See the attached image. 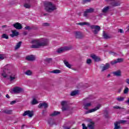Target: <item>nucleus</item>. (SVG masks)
<instances>
[{"label":"nucleus","instance_id":"bb28decb","mask_svg":"<svg viewBox=\"0 0 129 129\" xmlns=\"http://www.w3.org/2000/svg\"><path fill=\"white\" fill-rule=\"evenodd\" d=\"M116 100L117 101H123L124 100V97H121V96H119L116 98Z\"/></svg>","mask_w":129,"mask_h":129},{"label":"nucleus","instance_id":"dca6fc26","mask_svg":"<svg viewBox=\"0 0 129 129\" xmlns=\"http://www.w3.org/2000/svg\"><path fill=\"white\" fill-rule=\"evenodd\" d=\"M123 61V59L122 58H118L115 60L112 61L111 62V64L112 65H114V64H116V63H120Z\"/></svg>","mask_w":129,"mask_h":129},{"label":"nucleus","instance_id":"37998d69","mask_svg":"<svg viewBox=\"0 0 129 129\" xmlns=\"http://www.w3.org/2000/svg\"><path fill=\"white\" fill-rule=\"evenodd\" d=\"M46 62L50 63V62H51L52 61V58H46Z\"/></svg>","mask_w":129,"mask_h":129},{"label":"nucleus","instance_id":"603ef678","mask_svg":"<svg viewBox=\"0 0 129 129\" xmlns=\"http://www.w3.org/2000/svg\"><path fill=\"white\" fill-rule=\"evenodd\" d=\"M43 26H49V24L47 23H43Z\"/></svg>","mask_w":129,"mask_h":129},{"label":"nucleus","instance_id":"1a4fd4ad","mask_svg":"<svg viewBox=\"0 0 129 129\" xmlns=\"http://www.w3.org/2000/svg\"><path fill=\"white\" fill-rule=\"evenodd\" d=\"M93 12H94V9L92 8L87 9L84 12V16L88 17V14H90V13H93Z\"/></svg>","mask_w":129,"mask_h":129},{"label":"nucleus","instance_id":"20e7f679","mask_svg":"<svg viewBox=\"0 0 129 129\" xmlns=\"http://www.w3.org/2000/svg\"><path fill=\"white\" fill-rule=\"evenodd\" d=\"M90 29L95 35L98 34L99 31H100V26L98 25H91L90 26Z\"/></svg>","mask_w":129,"mask_h":129},{"label":"nucleus","instance_id":"6ab92c4d","mask_svg":"<svg viewBox=\"0 0 129 129\" xmlns=\"http://www.w3.org/2000/svg\"><path fill=\"white\" fill-rule=\"evenodd\" d=\"M91 57L96 62H98L100 61V58L94 54H92L91 55Z\"/></svg>","mask_w":129,"mask_h":129},{"label":"nucleus","instance_id":"393cba45","mask_svg":"<svg viewBox=\"0 0 129 129\" xmlns=\"http://www.w3.org/2000/svg\"><path fill=\"white\" fill-rule=\"evenodd\" d=\"M108 10H109V7L107 6L106 7H104L102 10V12L103 13V14H105L108 12Z\"/></svg>","mask_w":129,"mask_h":129},{"label":"nucleus","instance_id":"7c9ffc66","mask_svg":"<svg viewBox=\"0 0 129 129\" xmlns=\"http://www.w3.org/2000/svg\"><path fill=\"white\" fill-rule=\"evenodd\" d=\"M58 114H60V112L59 111H54L51 114V116H56V115H58Z\"/></svg>","mask_w":129,"mask_h":129},{"label":"nucleus","instance_id":"f03ea898","mask_svg":"<svg viewBox=\"0 0 129 129\" xmlns=\"http://www.w3.org/2000/svg\"><path fill=\"white\" fill-rule=\"evenodd\" d=\"M31 48L33 49H38L41 47L47 46L49 44V39L46 38H42L41 39H33L31 41Z\"/></svg>","mask_w":129,"mask_h":129},{"label":"nucleus","instance_id":"49530a36","mask_svg":"<svg viewBox=\"0 0 129 129\" xmlns=\"http://www.w3.org/2000/svg\"><path fill=\"white\" fill-rule=\"evenodd\" d=\"M83 3H89V2H91V0H83Z\"/></svg>","mask_w":129,"mask_h":129},{"label":"nucleus","instance_id":"680f3d73","mask_svg":"<svg viewBox=\"0 0 129 129\" xmlns=\"http://www.w3.org/2000/svg\"><path fill=\"white\" fill-rule=\"evenodd\" d=\"M110 77V74H108L107 76V77L108 78V77Z\"/></svg>","mask_w":129,"mask_h":129},{"label":"nucleus","instance_id":"6e6d98bb","mask_svg":"<svg viewBox=\"0 0 129 129\" xmlns=\"http://www.w3.org/2000/svg\"><path fill=\"white\" fill-rule=\"evenodd\" d=\"M109 54H110L111 55H114V52H112V51H110V52H109Z\"/></svg>","mask_w":129,"mask_h":129},{"label":"nucleus","instance_id":"6e6552de","mask_svg":"<svg viewBox=\"0 0 129 129\" xmlns=\"http://www.w3.org/2000/svg\"><path fill=\"white\" fill-rule=\"evenodd\" d=\"M74 34L77 39H82L83 38V34L80 31H75Z\"/></svg>","mask_w":129,"mask_h":129},{"label":"nucleus","instance_id":"412c9836","mask_svg":"<svg viewBox=\"0 0 129 129\" xmlns=\"http://www.w3.org/2000/svg\"><path fill=\"white\" fill-rule=\"evenodd\" d=\"M26 60L28 61H34L35 60V56L34 55H29L26 57Z\"/></svg>","mask_w":129,"mask_h":129},{"label":"nucleus","instance_id":"9d476101","mask_svg":"<svg viewBox=\"0 0 129 129\" xmlns=\"http://www.w3.org/2000/svg\"><path fill=\"white\" fill-rule=\"evenodd\" d=\"M100 108V106H97L94 108L89 110L88 111L86 112V114H88V113H91V112H94V111H96V110H98Z\"/></svg>","mask_w":129,"mask_h":129},{"label":"nucleus","instance_id":"473e14b6","mask_svg":"<svg viewBox=\"0 0 129 129\" xmlns=\"http://www.w3.org/2000/svg\"><path fill=\"white\" fill-rule=\"evenodd\" d=\"M77 94H78V91H74L71 92V96H74L75 95H76Z\"/></svg>","mask_w":129,"mask_h":129},{"label":"nucleus","instance_id":"5fc2aeb1","mask_svg":"<svg viewBox=\"0 0 129 129\" xmlns=\"http://www.w3.org/2000/svg\"><path fill=\"white\" fill-rule=\"evenodd\" d=\"M121 90H122V89H119L118 90V93H120V92H121Z\"/></svg>","mask_w":129,"mask_h":129},{"label":"nucleus","instance_id":"a878e982","mask_svg":"<svg viewBox=\"0 0 129 129\" xmlns=\"http://www.w3.org/2000/svg\"><path fill=\"white\" fill-rule=\"evenodd\" d=\"M118 122H119V123L120 124H125V123H128V122L127 120H120Z\"/></svg>","mask_w":129,"mask_h":129},{"label":"nucleus","instance_id":"f257e3e1","mask_svg":"<svg viewBox=\"0 0 129 129\" xmlns=\"http://www.w3.org/2000/svg\"><path fill=\"white\" fill-rule=\"evenodd\" d=\"M11 67V65L8 64L4 67L2 72H1V75L4 78L9 79L11 82L14 81L15 79L17 78L16 74L11 72L9 68Z\"/></svg>","mask_w":129,"mask_h":129},{"label":"nucleus","instance_id":"cd10ccee","mask_svg":"<svg viewBox=\"0 0 129 129\" xmlns=\"http://www.w3.org/2000/svg\"><path fill=\"white\" fill-rule=\"evenodd\" d=\"M31 104L33 105H35V104H37L38 103V101L36 98H34L32 100V101L31 102Z\"/></svg>","mask_w":129,"mask_h":129},{"label":"nucleus","instance_id":"7ed1b4c3","mask_svg":"<svg viewBox=\"0 0 129 129\" xmlns=\"http://www.w3.org/2000/svg\"><path fill=\"white\" fill-rule=\"evenodd\" d=\"M45 10L47 12L51 13V12L57 10V6L52 4L51 2H48L45 6Z\"/></svg>","mask_w":129,"mask_h":129},{"label":"nucleus","instance_id":"8fccbe9b","mask_svg":"<svg viewBox=\"0 0 129 129\" xmlns=\"http://www.w3.org/2000/svg\"><path fill=\"white\" fill-rule=\"evenodd\" d=\"M3 29H5L6 28V29H8V26L7 25H3L2 26Z\"/></svg>","mask_w":129,"mask_h":129},{"label":"nucleus","instance_id":"c756f323","mask_svg":"<svg viewBox=\"0 0 129 129\" xmlns=\"http://www.w3.org/2000/svg\"><path fill=\"white\" fill-rule=\"evenodd\" d=\"M64 64L66 65V66L67 67H68V68H71V64H69V62H68V61L64 60L63 61Z\"/></svg>","mask_w":129,"mask_h":129},{"label":"nucleus","instance_id":"052dcab7","mask_svg":"<svg viewBox=\"0 0 129 129\" xmlns=\"http://www.w3.org/2000/svg\"><path fill=\"white\" fill-rule=\"evenodd\" d=\"M44 113H45V110H43L42 112V114L44 115Z\"/></svg>","mask_w":129,"mask_h":129},{"label":"nucleus","instance_id":"aec40b11","mask_svg":"<svg viewBox=\"0 0 129 129\" xmlns=\"http://www.w3.org/2000/svg\"><path fill=\"white\" fill-rule=\"evenodd\" d=\"M77 25H79V26H90V23L88 22H80L77 23Z\"/></svg>","mask_w":129,"mask_h":129},{"label":"nucleus","instance_id":"4be33fe9","mask_svg":"<svg viewBox=\"0 0 129 129\" xmlns=\"http://www.w3.org/2000/svg\"><path fill=\"white\" fill-rule=\"evenodd\" d=\"M113 75H114V76H121V72H120V71H117L116 72H114L113 73Z\"/></svg>","mask_w":129,"mask_h":129},{"label":"nucleus","instance_id":"de8ad7c7","mask_svg":"<svg viewBox=\"0 0 129 129\" xmlns=\"http://www.w3.org/2000/svg\"><path fill=\"white\" fill-rule=\"evenodd\" d=\"M113 108H115L116 109H120V107L118 106H115L113 107Z\"/></svg>","mask_w":129,"mask_h":129},{"label":"nucleus","instance_id":"5701e85b","mask_svg":"<svg viewBox=\"0 0 129 129\" xmlns=\"http://www.w3.org/2000/svg\"><path fill=\"white\" fill-rule=\"evenodd\" d=\"M119 123L118 121L115 122L114 123V129H120V126L119 125Z\"/></svg>","mask_w":129,"mask_h":129},{"label":"nucleus","instance_id":"ddd939ff","mask_svg":"<svg viewBox=\"0 0 129 129\" xmlns=\"http://www.w3.org/2000/svg\"><path fill=\"white\" fill-rule=\"evenodd\" d=\"M13 27L17 29V30H22V25L20 23H16L15 24H13Z\"/></svg>","mask_w":129,"mask_h":129},{"label":"nucleus","instance_id":"4c0bfd02","mask_svg":"<svg viewBox=\"0 0 129 129\" xmlns=\"http://www.w3.org/2000/svg\"><path fill=\"white\" fill-rule=\"evenodd\" d=\"M25 74H26V75H28V76L32 75V71H30V70L27 71L25 72Z\"/></svg>","mask_w":129,"mask_h":129},{"label":"nucleus","instance_id":"e2e57ef3","mask_svg":"<svg viewBox=\"0 0 129 129\" xmlns=\"http://www.w3.org/2000/svg\"><path fill=\"white\" fill-rule=\"evenodd\" d=\"M24 34H25V35H26L27 33H26V32H24Z\"/></svg>","mask_w":129,"mask_h":129},{"label":"nucleus","instance_id":"4d7b16f0","mask_svg":"<svg viewBox=\"0 0 129 129\" xmlns=\"http://www.w3.org/2000/svg\"><path fill=\"white\" fill-rule=\"evenodd\" d=\"M105 117H106V118H108V114L105 115Z\"/></svg>","mask_w":129,"mask_h":129},{"label":"nucleus","instance_id":"13d9d810","mask_svg":"<svg viewBox=\"0 0 129 129\" xmlns=\"http://www.w3.org/2000/svg\"><path fill=\"white\" fill-rule=\"evenodd\" d=\"M6 96L7 98H10V96L9 95V94H7Z\"/></svg>","mask_w":129,"mask_h":129},{"label":"nucleus","instance_id":"39448f33","mask_svg":"<svg viewBox=\"0 0 129 129\" xmlns=\"http://www.w3.org/2000/svg\"><path fill=\"white\" fill-rule=\"evenodd\" d=\"M85 102L84 103V109H86V110H88L89 109V107L93 104V102L88 101V99H86L84 100Z\"/></svg>","mask_w":129,"mask_h":129},{"label":"nucleus","instance_id":"a19ab883","mask_svg":"<svg viewBox=\"0 0 129 129\" xmlns=\"http://www.w3.org/2000/svg\"><path fill=\"white\" fill-rule=\"evenodd\" d=\"M128 92V88H125L124 90V94H126Z\"/></svg>","mask_w":129,"mask_h":129},{"label":"nucleus","instance_id":"f3484780","mask_svg":"<svg viewBox=\"0 0 129 129\" xmlns=\"http://www.w3.org/2000/svg\"><path fill=\"white\" fill-rule=\"evenodd\" d=\"M38 107L39 108H43V107H44V108H47V107H48V104L45 102L41 103L39 104Z\"/></svg>","mask_w":129,"mask_h":129},{"label":"nucleus","instance_id":"c9c22d12","mask_svg":"<svg viewBox=\"0 0 129 129\" xmlns=\"http://www.w3.org/2000/svg\"><path fill=\"white\" fill-rule=\"evenodd\" d=\"M60 72H61L60 70H53L52 72H51V73H54V74H57L58 73H60Z\"/></svg>","mask_w":129,"mask_h":129},{"label":"nucleus","instance_id":"a211bd4d","mask_svg":"<svg viewBox=\"0 0 129 129\" xmlns=\"http://www.w3.org/2000/svg\"><path fill=\"white\" fill-rule=\"evenodd\" d=\"M12 34L10 35L11 37L14 38V37H16L17 36H19V32L17 31V30H12Z\"/></svg>","mask_w":129,"mask_h":129},{"label":"nucleus","instance_id":"2eb2a0df","mask_svg":"<svg viewBox=\"0 0 129 129\" xmlns=\"http://www.w3.org/2000/svg\"><path fill=\"white\" fill-rule=\"evenodd\" d=\"M67 104V101H62L61 103V105H62V110L63 111H65V110H68V109L65 106Z\"/></svg>","mask_w":129,"mask_h":129},{"label":"nucleus","instance_id":"58836bf2","mask_svg":"<svg viewBox=\"0 0 129 129\" xmlns=\"http://www.w3.org/2000/svg\"><path fill=\"white\" fill-rule=\"evenodd\" d=\"M2 38L3 39H9V36H8V35H7L6 34H3L2 35Z\"/></svg>","mask_w":129,"mask_h":129},{"label":"nucleus","instance_id":"c03bdc74","mask_svg":"<svg viewBox=\"0 0 129 129\" xmlns=\"http://www.w3.org/2000/svg\"><path fill=\"white\" fill-rule=\"evenodd\" d=\"M16 102H17V101H11V102H10V104L11 105H13V104H15V103H16Z\"/></svg>","mask_w":129,"mask_h":129},{"label":"nucleus","instance_id":"a18cd8bd","mask_svg":"<svg viewBox=\"0 0 129 129\" xmlns=\"http://www.w3.org/2000/svg\"><path fill=\"white\" fill-rule=\"evenodd\" d=\"M83 129H87V127L85 126V124L83 123L82 124Z\"/></svg>","mask_w":129,"mask_h":129},{"label":"nucleus","instance_id":"72a5a7b5","mask_svg":"<svg viewBox=\"0 0 129 129\" xmlns=\"http://www.w3.org/2000/svg\"><path fill=\"white\" fill-rule=\"evenodd\" d=\"M13 111L12 110H5L4 111L5 113H7V114H11Z\"/></svg>","mask_w":129,"mask_h":129},{"label":"nucleus","instance_id":"f704fd0d","mask_svg":"<svg viewBox=\"0 0 129 129\" xmlns=\"http://www.w3.org/2000/svg\"><path fill=\"white\" fill-rule=\"evenodd\" d=\"M103 36L104 39H109V36H108V35L106 33H104L103 34Z\"/></svg>","mask_w":129,"mask_h":129},{"label":"nucleus","instance_id":"79ce46f5","mask_svg":"<svg viewBox=\"0 0 129 129\" xmlns=\"http://www.w3.org/2000/svg\"><path fill=\"white\" fill-rule=\"evenodd\" d=\"M5 59V56L3 54H0V61H2V60H4Z\"/></svg>","mask_w":129,"mask_h":129},{"label":"nucleus","instance_id":"0e129e2a","mask_svg":"<svg viewBox=\"0 0 129 129\" xmlns=\"http://www.w3.org/2000/svg\"><path fill=\"white\" fill-rule=\"evenodd\" d=\"M128 30H129V26H128Z\"/></svg>","mask_w":129,"mask_h":129},{"label":"nucleus","instance_id":"423d86ee","mask_svg":"<svg viewBox=\"0 0 129 129\" xmlns=\"http://www.w3.org/2000/svg\"><path fill=\"white\" fill-rule=\"evenodd\" d=\"M108 4H110L112 7H118L120 5L119 2H115L114 0H105Z\"/></svg>","mask_w":129,"mask_h":129},{"label":"nucleus","instance_id":"0eeeda50","mask_svg":"<svg viewBox=\"0 0 129 129\" xmlns=\"http://www.w3.org/2000/svg\"><path fill=\"white\" fill-rule=\"evenodd\" d=\"M26 115H28L29 117H32L33 115H34V112L33 111L27 110L24 112L23 114V116H26Z\"/></svg>","mask_w":129,"mask_h":129},{"label":"nucleus","instance_id":"c85d7f7f","mask_svg":"<svg viewBox=\"0 0 129 129\" xmlns=\"http://www.w3.org/2000/svg\"><path fill=\"white\" fill-rule=\"evenodd\" d=\"M21 45H22V42L20 41L19 43L17 44V45L15 46V50H18L21 47Z\"/></svg>","mask_w":129,"mask_h":129},{"label":"nucleus","instance_id":"864d4df0","mask_svg":"<svg viewBox=\"0 0 129 129\" xmlns=\"http://www.w3.org/2000/svg\"><path fill=\"white\" fill-rule=\"evenodd\" d=\"M118 32L119 33H123V30L122 29H119Z\"/></svg>","mask_w":129,"mask_h":129},{"label":"nucleus","instance_id":"b1692460","mask_svg":"<svg viewBox=\"0 0 129 129\" xmlns=\"http://www.w3.org/2000/svg\"><path fill=\"white\" fill-rule=\"evenodd\" d=\"M88 127L89 129H94V122H90L88 124Z\"/></svg>","mask_w":129,"mask_h":129},{"label":"nucleus","instance_id":"09e8293b","mask_svg":"<svg viewBox=\"0 0 129 129\" xmlns=\"http://www.w3.org/2000/svg\"><path fill=\"white\" fill-rule=\"evenodd\" d=\"M125 82H126V84H128V85H129V79H126L125 80Z\"/></svg>","mask_w":129,"mask_h":129},{"label":"nucleus","instance_id":"4468645a","mask_svg":"<svg viewBox=\"0 0 129 129\" xmlns=\"http://www.w3.org/2000/svg\"><path fill=\"white\" fill-rule=\"evenodd\" d=\"M67 50H69V48L67 46H65L64 47L58 48L57 50V53H62V52H64V51H66Z\"/></svg>","mask_w":129,"mask_h":129},{"label":"nucleus","instance_id":"2f4dec72","mask_svg":"<svg viewBox=\"0 0 129 129\" xmlns=\"http://www.w3.org/2000/svg\"><path fill=\"white\" fill-rule=\"evenodd\" d=\"M47 122L48 124H49L50 125H52V124H53L54 123V120L52 119H49L47 121Z\"/></svg>","mask_w":129,"mask_h":129},{"label":"nucleus","instance_id":"9b49d317","mask_svg":"<svg viewBox=\"0 0 129 129\" xmlns=\"http://www.w3.org/2000/svg\"><path fill=\"white\" fill-rule=\"evenodd\" d=\"M110 65L108 63H106L104 66H103L101 68V72H104V71H106L108 69H109Z\"/></svg>","mask_w":129,"mask_h":129},{"label":"nucleus","instance_id":"e433bc0d","mask_svg":"<svg viewBox=\"0 0 129 129\" xmlns=\"http://www.w3.org/2000/svg\"><path fill=\"white\" fill-rule=\"evenodd\" d=\"M24 8H26V9H30L31 8V5L29 4H25L24 5Z\"/></svg>","mask_w":129,"mask_h":129},{"label":"nucleus","instance_id":"ea45409f","mask_svg":"<svg viewBox=\"0 0 129 129\" xmlns=\"http://www.w3.org/2000/svg\"><path fill=\"white\" fill-rule=\"evenodd\" d=\"M92 62V61L91 60V59L90 58L87 59V64H88V65H90V64H91Z\"/></svg>","mask_w":129,"mask_h":129},{"label":"nucleus","instance_id":"f8f14e48","mask_svg":"<svg viewBox=\"0 0 129 129\" xmlns=\"http://www.w3.org/2000/svg\"><path fill=\"white\" fill-rule=\"evenodd\" d=\"M13 91L15 93H20V92L23 91V89L18 87H16L13 89Z\"/></svg>","mask_w":129,"mask_h":129},{"label":"nucleus","instance_id":"3c124183","mask_svg":"<svg viewBox=\"0 0 129 129\" xmlns=\"http://www.w3.org/2000/svg\"><path fill=\"white\" fill-rule=\"evenodd\" d=\"M25 28L26 29V30H30L31 29V28H30V26H26Z\"/></svg>","mask_w":129,"mask_h":129},{"label":"nucleus","instance_id":"bf43d9fd","mask_svg":"<svg viewBox=\"0 0 129 129\" xmlns=\"http://www.w3.org/2000/svg\"><path fill=\"white\" fill-rule=\"evenodd\" d=\"M64 129H70V127H64Z\"/></svg>","mask_w":129,"mask_h":129}]
</instances>
